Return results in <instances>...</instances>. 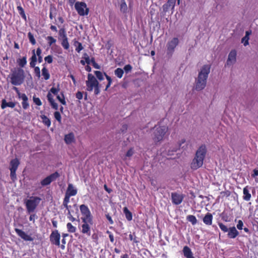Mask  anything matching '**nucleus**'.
<instances>
[{"mask_svg": "<svg viewBox=\"0 0 258 258\" xmlns=\"http://www.w3.org/2000/svg\"><path fill=\"white\" fill-rule=\"evenodd\" d=\"M30 61H37V58L36 57V54H35V49L32 50V55L31 57L30 58Z\"/></svg>", "mask_w": 258, "mask_h": 258, "instance_id": "55", "label": "nucleus"}, {"mask_svg": "<svg viewBox=\"0 0 258 258\" xmlns=\"http://www.w3.org/2000/svg\"><path fill=\"white\" fill-rule=\"evenodd\" d=\"M13 89L16 91V92L17 94L18 97L19 98H20V97H21L22 95H23L24 93H21L18 88L16 87H14Z\"/></svg>", "mask_w": 258, "mask_h": 258, "instance_id": "58", "label": "nucleus"}, {"mask_svg": "<svg viewBox=\"0 0 258 258\" xmlns=\"http://www.w3.org/2000/svg\"><path fill=\"white\" fill-rule=\"evenodd\" d=\"M34 68V74L35 76L39 79L40 78V71L38 67H35Z\"/></svg>", "mask_w": 258, "mask_h": 258, "instance_id": "47", "label": "nucleus"}, {"mask_svg": "<svg viewBox=\"0 0 258 258\" xmlns=\"http://www.w3.org/2000/svg\"><path fill=\"white\" fill-rule=\"evenodd\" d=\"M47 98L48 101V102L50 103V105L51 106L52 108L55 110L58 109V105L55 102L54 100L53 99V96L51 94H50V92H48L47 94Z\"/></svg>", "mask_w": 258, "mask_h": 258, "instance_id": "22", "label": "nucleus"}, {"mask_svg": "<svg viewBox=\"0 0 258 258\" xmlns=\"http://www.w3.org/2000/svg\"><path fill=\"white\" fill-rule=\"evenodd\" d=\"M104 74L105 76V77L108 81V83H107V85L106 86V88L105 89V91H107L108 88L110 86V85L112 83V79L110 76H108L106 73H104Z\"/></svg>", "mask_w": 258, "mask_h": 258, "instance_id": "39", "label": "nucleus"}, {"mask_svg": "<svg viewBox=\"0 0 258 258\" xmlns=\"http://www.w3.org/2000/svg\"><path fill=\"white\" fill-rule=\"evenodd\" d=\"M77 194V189L71 183L68 184L65 195L70 197L75 196Z\"/></svg>", "mask_w": 258, "mask_h": 258, "instance_id": "15", "label": "nucleus"}, {"mask_svg": "<svg viewBox=\"0 0 258 258\" xmlns=\"http://www.w3.org/2000/svg\"><path fill=\"white\" fill-rule=\"evenodd\" d=\"M213 215L210 213H207L203 218V222L207 225H211L213 221Z\"/></svg>", "mask_w": 258, "mask_h": 258, "instance_id": "21", "label": "nucleus"}, {"mask_svg": "<svg viewBox=\"0 0 258 258\" xmlns=\"http://www.w3.org/2000/svg\"><path fill=\"white\" fill-rule=\"evenodd\" d=\"M236 57V51L235 50H232L229 55L227 61V64L230 65L231 63L235 62Z\"/></svg>", "mask_w": 258, "mask_h": 258, "instance_id": "16", "label": "nucleus"}, {"mask_svg": "<svg viewBox=\"0 0 258 258\" xmlns=\"http://www.w3.org/2000/svg\"><path fill=\"white\" fill-rule=\"evenodd\" d=\"M33 102L38 106L42 105V103L39 98L36 97L35 96L33 97Z\"/></svg>", "mask_w": 258, "mask_h": 258, "instance_id": "43", "label": "nucleus"}, {"mask_svg": "<svg viewBox=\"0 0 258 258\" xmlns=\"http://www.w3.org/2000/svg\"><path fill=\"white\" fill-rule=\"evenodd\" d=\"M59 176V174L56 171L42 179L40 182L41 185L43 186L49 185L51 182L56 180Z\"/></svg>", "mask_w": 258, "mask_h": 258, "instance_id": "10", "label": "nucleus"}, {"mask_svg": "<svg viewBox=\"0 0 258 258\" xmlns=\"http://www.w3.org/2000/svg\"><path fill=\"white\" fill-rule=\"evenodd\" d=\"M207 152V150L205 145L200 146L190 163V168L192 170H197L203 166Z\"/></svg>", "mask_w": 258, "mask_h": 258, "instance_id": "2", "label": "nucleus"}, {"mask_svg": "<svg viewBox=\"0 0 258 258\" xmlns=\"http://www.w3.org/2000/svg\"><path fill=\"white\" fill-rule=\"evenodd\" d=\"M210 69L211 67L210 65L205 64L203 66L196 80V85L195 87L196 90L201 91L205 88L208 75L210 72Z\"/></svg>", "mask_w": 258, "mask_h": 258, "instance_id": "3", "label": "nucleus"}, {"mask_svg": "<svg viewBox=\"0 0 258 258\" xmlns=\"http://www.w3.org/2000/svg\"><path fill=\"white\" fill-rule=\"evenodd\" d=\"M61 243H62V244H61V245L60 244V246H59L60 247V248H61L62 250H63V249H64V248H65V244H66V241L65 238H62V240H61Z\"/></svg>", "mask_w": 258, "mask_h": 258, "instance_id": "62", "label": "nucleus"}, {"mask_svg": "<svg viewBox=\"0 0 258 258\" xmlns=\"http://www.w3.org/2000/svg\"><path fill=\"white\" fill-rule=\"evenodd\" d=\"M134 154V150L133 148H131L126 152L125 154V157H131Z\"/></svg>", "mask_w": 258, "mask_h": 258, "instance_id": "49", "label": "nucleus"}, {"mask_svg": "<svg viewBox=\"0 0 258 258\" xmlns=\"http://www.w3.org/2000/svg\"><path fill=\"white\" fill-rule=\"evenodd\" d=\"M49 238L50 241L52 244L55 245L58 247L60 246V235L57 230L52 231Z\"/></svg>", "mask_w": 258, "mask_h": 258, "instance_id": "11", "label": "nucleus"}, {"mask_svg": "<svg viewBox=\"0 0 258 258\" xmlns=\"http://www.w3.org/2000/svg\"><path fill=\"white\" fill-rule=\"evenodd\" d=\"M67 228L68 232L70 233H75L76 231V227L73 226L71 223H68Z\"/></svg>", "mask_w": 258, "mask_h": 258, "instance_id": "37", "label": "nucleus"}, {"mask_svg": "<svg viewBox=\"0 0 258 258\" xmlns=\"http://www.w3.org/2000/svg\"><path fill=\"white\" fill-rule=\"evenodd\" d=\"M186 220L188 222H190L192 225H196L197 223V219L196 217L194 215H188L186 217Z\"/></svg>", "mask_w": 258, "mask_h": 258, "instance_id": "35", "label": "nucleus"}, {"mask_svg": "<svg viewBox=\"0 0 258 258\" xmlns=\"http://www.w3.org/2000/svg\"><path fill=\"white\" fill-rule=\"evenodd\" d=\"M19 164L20 162L17 158L12 159L10 162V170L17 171Z\"/></svg>", "mask_w": 258, "mask_h": 258, "instance_id": "24", "label": "nucleus"}, {"mask_svg": "<svg viewBox=\"0 0 258 258\" xmlns=\"http://www.w3.org/2000/svg\"><path fill=\"white\" fill-rule=\"evenodd\" d=\"M132 67L131 64H126L123 68V70L126 73H128L132 70Z\"/></svg>", "mask_w": 258, "mask_h": 258, "instance_id": "51", "label": "nucleus"}, {"mask_svg": "<svg viewBox=\"0 0 258 258\" xmlns=\"http://www.w3.org/2000/svg\"><path fill=\"white\" fill-rule=\"evenodd\" d=\"M114 74L118 78H121L123 74V70L121 68H117L114 71Z\"/></svg>", "mask_w": 258, "mask_h": 258, "instance_id": "36", "label": "nucleus"}, {"mask_svg": "<svg viewBox=\"0 0 258 258\" xmlns=\"http://www.w3.org/2000/svg\"><path fill=\"white\" fill-rule=\"evenodd\" d=\"M182 253L184 256L186 258H190L194 256L191 249L187 245L183 246Z\"/></svg>", "mask_w": 258, "mask_h": 258, "instance_id": "18", "label": "nucleus"}, {"mask_svg": "<svg viewBox=\"0 0 258 258\" xmlns=\"http://www.w3.org/2000/svg\"><path fill=\"white\" fill-rule=\"evenodd\" d=\"M76 98L79 100L82 99L83 97V93L81 91H78L76 94Z\"/></svg>", "mask_w": 258, "mask_h": 258, "instance_id": "56", "label": "nucleus"}, {"mask_svg": "<svg viewBox=\"0 0 258 258\" xmlns=\"http://www.w3.org/2000/svg\"><path fill=\"white\" fill-rule=\"evenodd\" d=\"M46 39L47 41V43L49 46L52 45L53 43H55L56 41V40L51 36H47L46 38Z\"/></svg>", "mask_w": 258, "mask_h": 258, "instance_id": "38", "label": "nucleus"}, {"mask_svg": "<svg viewBox=\"0 0 258 258\" xmlns=\"http://www.w3.org/2000/svg\"><path fill=\"white\" fill-rule=\"evenodd\" d=\"M88 80L86 82L87 90L89 92L93 91L95 86L99 85V82L95 77L91 74H88L87 76Z\"/></svg>", "mask_w": 258, "mask_h": 258, "instance_id": "8", "label": "nucleus"}, {"mask_svg": "<svg viewBox=\"0 0 258 258\" xmlns=\"http://www.w3.org/2000/svg\"><path fill=\"white\" fill-rule=\"evenodd\" d=\"M250 188L248 186H246L243 189V199L245 201H249L251 199V196L249 191Z\"/></svg>", "mask_w": 258, "mask_h": 258, "instance_id": "19", "label": "nucleus"}, {"mask_svg": "<svg viewBox=\"0 0 258 258\" xmlns=\"http://www.w3.org/2000/svg\"><path fill=\"white\" fill-rule=\"evenodd\" d=\"M44 60L48 63H51L53 61V57L51 55H48L44 57Z\"/></svg>", "mask_w": 258, "mask_h": 258, "instance_id": "50", "label": "nucleus"}, {"mask_svg": "<svg viewBox=\"0 0 258 258\" xmlns=\"http://www.w3.org/2000/svg\"><path fill=\"white\" fill-rule=\"evenodd\" d=\"M75 8L79 15L84 16L88 15L89 9L86 4L83 2H77L75 4Z\"/></svg>", "mask_w": 258, "mask_h": 258, "instance_id": "7", "label": "nucleus"}, {"mask_svg": "<svg viewBox=\"0 0 258 258\" xmlns=\"http://www.w3.org/2000/svg\"><path fill=\"white\" fill-rule=\"evenodd\" d=\"M218 225L221 230L224 232H227L228 231L229 229L227 227L222 223H218Z\"/></svg>", "mask_w": 258, "mask_h": 258, "instance_id": "46", "label": "nucleus"}, {"mask_svg": "<svg viewBox=\"0 0 258 258\" xmlns=\"http://www.w3.org/2000/svg\"><path fill=\"white\" fill-rule=\"evenodd\" d=\"M179 43V40L177 38H173L172 40L168 41L167 44V54L172 55L174 49Z\"/></svg>", "mask_w": 258, "mask_h": 258, "instance_id": "9", "label": "nucleus"}, {"mask_svg": "<svg viewBox=\"0 0 258 258\" xmlns=\"http://www.w3.org/2000/svg\"><path fill=\"white\" fill-rule=\"evenodd\" d=\"M67 217L72 222H74L76 220V219L73 216L70 210H68Z\"/></svg>", "mask_w": 258, "mask_h": 258, "instance_id": "48", "label": "nucleus"}, {"mask_svg": "<svg viewBox=\"0 0 258 258\" xmlns=\"http://www.w3.org/2000/svg\"><path fill=\"white\" fill-rule=\"evenodd\" d=\"M134 236L133 237V239L132 241H133L134 243L138 244V243L140 242V241L138 240V237L136 236L135 232H134Z\"/></svg>", "mask_w": 258, "mask_h": 258, "instance_id": "64", "label": "nucleus"}, {"mask_svg": "<svg viewBox=\"0 0 258 258\" xmlns=\"http://www.w3.org/2000/svg\"><path fill=\"white\" fill-rule=\"evenodd\" d=\"M16 103L14 102H7L6 99H4L2 101L1 108L3 109L6 108L7 107L14 108L16 106Z\"/></svg>", "mask_w": 258, "mask_h": 258, "instance_id": "25", "label": "nucleus"}, {"mask_svg": "<svg viewBox=\"0 0 258 258\" xmlns=\"http://www.w3.org/2000/svg\"><path fill=\"white\" fill-rule=\"evenodd\" d=\"M59 90H60L59 85H58L57 88L52 87L48 92H50V94L52 93L54 95H56L58 94Z\"/></svg>", "mask_w": 258, "mask_h": 258, "instance_id": "41", "label": "nucleus"}, {"mask_svg": "<svg viewBox=\"0 0 258 258\" xmlns=\"http://www.w3.org/2000/svg\"><path fill=\"white\" fill-rule=\"evenodd\" d=\"M221 218L225 222H230L231 221L229 217L227 215L224 214V213H222L221 215Z\"/></svg>", "mask_w": 258, "mask_h": 258, "instance_id": "52", "label": "nucleus"}, {"mask_svg": "<svg viewBox=\"0 0 258 258\" xmlns=\"http://www.w3.org/2000/svg\"><path fill=\"white\" fill-rule=\"evenodd\" d=\"M15 230L17 235L24 240L29 241H32L33 240V238L32 237L27 234L23 230L18 228H16Z\"/></svg>", "mask_w": 258, "mask_h": 258, "instance_id": "13", "label": "nucleus"}, {"mask_svg": "<svg viewBox=\"0 0 258 258\" xmlns=\"http://www.w3.org/2000/svg\"><path fill=\"white\" fill-rule=\"evenodd\" d=\"M176 0H168L167 3L164 4L162 6L163 11L166 13L170 10H172L175 7Z\"/></svg>", "mask_w": 258, "mask_h": 258, "instance_id": "14", "label": "nucleus"}, {"mask_svg": "<svg viewBox=\"0 0 258 258\" xmlns=\"http://www.w3.org/2000/svg\"><path fill=\"white\" fill-rule=\"evenodd\" d=\"M74 45L76 47V51L78 53H79L84 48L82 43L76 40L74 41Z\"/></svg>", "mask_w": 258, "mask_h": 258, "instance_id": "31", "label": "nucleus"}, {"mask_svg": "<svg viewBox=\"0 0 258 258\" xmlns=\"http://www.w3.org/2000/svg\"><path fill=\"white\" fill-rule=\"evenodd\" d=\"M40 118L42 120V122L47 127H49L51 125L50 120L45 115H41Z\"/></svg>", "mask_w": 258, "mask_h": 258, "instance_id": "33", "label": "nucleus"}, {"mask_svg": "<svg viewBox=\"0 0 258 258\" xmlns=\"http://www.w3.org/2000/svg\"><path fill=\"white\" fill-rule=\"evenodd\" d=\"M70 197H71L65 195L64 198L63 200L62 206H63L64 208H65L67 210V211L70 210V208L71 207V206L68 205V204L70 202Z\"/></svg>", "mask_w": 258, "mask_h": 258, "instance_id": "26", "label": "nucleus"}, {"mask_svg": "<svg viewBox=\"0 0 258 258\" xmlns=\"http://www.w3.org/2000/svg\"><path fill=\"white\" fill-rule=\"evenodd\" d=\"M16 170H10V176L12 180L15 181L16 179Z\"/></svg>", "mask_w": 258, "mask_h": 258, "instance_id": "53", "label": "nucleus"}, {"mask_svg": "<svg viewBox=\"0 0 258 258\" xmlns=\"http://www.w3.org/2000/svg\"><path fill=\"white\" fill-rule=\"evenodd\" d=\"M94 74L99 80L101 81L104 79L103 74L101 72L99 71H94Z\"/></svg>", "mask_w": 258, "mask_h": 258, "instance_id": "40", "label": "nucleus"}, {"mask_svg": "<svg viewBox=\"0 0 258 258\" xmlns=\"http://www.w3.org/2000/svg\"><path fill=\"white\" fill-rule=\"evenodd\" d=\"M42 76L45 80H48L50 78V74L48 70L45 68L43 67L42 69Z\"/></svg>", "mask_w": 258, "mask_h": 258, "instance_id": "32", "label": "nucleus"}, {"mask_svg": "<svg viewBox=\"0 0 258 258\" xmlns=\"http://www.w3.org/2000/svg\"><path fill=\"white\" fill-rule=\"evenodd\" d=\"M64 140L67 144H71L75 141V136L73 133H70L64 136Z\"/></svg>", "mask_w": 258, "mask_h": 258, "instance_id": "20", "label": "nucleus"}, {"mask_svg": "<svg viewBox=\"0 0 258 258\" xmlns=\"http://www.w3.org/2000/svg\"><path fill=\"white\" fill-rule=\"evenodd\" d=\"M80 210L82 222L81 233L89 236L91 235V226L93 224V217L87 206L84 204L80 205Z\"/></svg>", "mask_w": 258, "mask_h": 258, "instance_id": "1", "label": "nucleus"}, {"mask_svg": "<svg viewBox=\"0 0 258 258\" xmlns=\"http://www.w3.org/2000/svg\"><path fill=\"white\" fill-rule=\"evenodd\" d=\"M62 97H60L59 95H57L56 98L57 100L63 105H66V102L65 101V98L63 94L61 93Z\"/></svg>", "mask_w": 258, "mask_h": 258, "instance_id": "44", "label": "nucleus"}, {"mask_svg": "<svg viewBox=\"0 0 258 258\" xmlns=\"http://www.w3.org/2000/svg\"><path fill=\"white\" fill-rule=\"evenodd\" d=\"M249 37L244 36L242 38L241 42L243 43L244 46H246L248 44Z\"/></svg>", "mask_w": 258, "mask_h": 258, "instance_id": "54", "label": "nucleus"}, {"mask_svg": "<svg viewBox=\"0 0 258 258\" xmlns=\"http://www.w3.org/2000/svg\"><path fill=\"white\" fill-rule=\"evenodd\" d=\"M54 116L55 119L58 121L59 123L61 121V116L60 113L58 111H55L54 113Z\"/></svg>", "mask_w": 258, "mask_h": 258, "instance_id": "45", "label": "nucleus"}, {"mask_svg": "<svg viewBox=\"0 0 258 258\" xmlns=\"http://www.w3.org/2000/svg\"><path fill=\"white\" fill-rule=\"evenodd\" d=\"M243 226V223L242 220H239L238 221V223L236 225L237 228L239 230H242Z\"/></svg>", "mask_w": 258, "mask_h": 258, "instance_id": "57", "label": "nucleus"}, {"mask_svg": "<svg viewBox=\"0 0 258 258\" xmlns=\"http://www.w3.org/2000/svg\"><path fill=\"white\" fill-rule=\"evenodd\" d=\"M17 62L20 68H24L27 64V56L26 55L23 56L22 58H18L17 60Z\"/></svg>", "mask_w": 258, "mask_h": 258, "instance_id": "27", "label": "nucleus"}, {"mask_svg": "<svg viewBox=\"0 0 258 258\" xmlns=\"http://www.w3.org/2000/svg\"><path fill=\"white\" fill-rule=\"evenodd\" d=\"M9 78L12 85H21L24 83L25 78L24 71L20 68L15 69L12 71L11 73L9 75Z\"/></svg>", "mask_w": 258, "mask_h": 258, "instance_id": "4", "label": "nucleus"}, {"mask_svg": "<svg viewBox=\"0 0 258 258\" xmlns=\"http://www.w3.org/2000/svg\"><path fill=\"white\" fill-rule=\"evenodd\" d=\"M37 218V216L35 214L30 215L29 217V220L31 221H33V223L35 222V219Z\"/></svg>", "mask_w": 258, "mask_h": 258, "instance_id": "63", "label": "nucleus"}, {"mask_svg": "<svg viewBox=\"0 0 258 258\" xmlns=\"http://www.w3.org/2000/svg\"><path fill=\"white\" fill-rule=\"evenodd\" d=\"M41 199L38 197H31L29 199L26 200L24 202L27 212L29 214L33 213L39 204Z\"/></svg>", "mask_w": 258, "mask_h": 258, "instance_id": "5", "label": "nucleus"}, {"mask_svg": "<svg viewBox=\"0 0 258 258\" xmlns=\"http://www.w3.org/2000/svg\"><path fill=\"white\" fill-rule=\"evenodd\" d=\"M123 212L125 216L126 219L130 221L133 219V215L132 213L129 211L127 207H124L123 208Z\"/></svg>", "mask_w": 258, "mask_h": 258, "instance_id": "28", "label": "nucleus"}, {"mask_svg": "<svg viewBox=\"0 0 258 258\" xmlns=\"http://www.w3.org/2000/svg\"><path fill=\"white\" fill-rule=\"evenodd\" d=\"M22 100V105L24 109H27L29 107V103L28 102V98L25 94H23L20 98Z\"/></svg>", "mask_w": 258, "mask_h": 258, "instance_id": "23", "label": "nucleus"}, {"mask_svg": "<svg viewBox=\"0 0 258 258\" xmlns=\"http://www.w3.org/2000/svg\"><path fill=\"white\" fill-rule=\"evenodd\" d=\"M168 128L166 125L159 126L157 127L154 133L153 140L155 142H159L162 141L168 131Z\"/></svg>", "mask_w": 258, "mask_h": 258, "instance_id": "6", "label": "nucleus"}, {"mask_svg": "<svg viewBox=\"0 0 258 258\" xmlns=\"http://www.w3.org/2000/svg\"><path fill=\"white\" fill-rule=\"evenodd\" d=\"M227 234L228 237L230 238H235L239 234L238 231L236 230L234 226L230 227Z\"/></svg>", "mask_w": 258, "mask_h": 258, "instance_id": "17", "label": "nucleus"}, {"mask_svg": "<svg viewBox=\"0 0 258 258\" xmlns=\"http://www.w3.org/2000/svg\"><path fill=\"white\" fill-rule=\"evenodd\" d=\"M28 37L32 45H35L36 44V40L33 35L31 32H29L28 33Z\"/></svg>", "mask_w": 258, "mask_h": 258, "instance_id": "42", "label": "nucleus"}, {"mask_svg": "<svg viewBox=\"0 0 258 258\" xmlns=\"http://www.w3.org/2000/svg\"><path fill=\"white\" fill-rule=\"evenodd\" d=\"M171 197L172 204L175 205H178L182 202L184 199V195L174 192L171 193Z\"/></svg>", "mask_w": 258, "mask_h": 258, "instance_id": "12", "label": "nucleus"}, {"mask_svg": "<svg viewBox=\"0 0 258 258\" xmlns=\"http://www.w3.org/2000/svg\"><path fill=\"white\" fill-rule=\"evenodd\" d=\"M63 35H67L66 33V31H65V29L64 28H61L59 31V35L60 37H61L62 38L63 36Z\"/></svg>", "mask_w": 258, "mask_h": 258, "instance_id": "61", "label": "nucleus"}, {"mask_svg": "<svg viewBox=\"0 0 258 258\" xmlns=\"http://www.w3.org/2000/svg\"><path fill=\"white\" fill-rule=\"evenodd\" d=\"M120 10L123 14L126 13L127 7L125 0H121L120 3Z\"/></svg>", "mask_w": 258, "mask_h": 258, "instance_id": "30", "label": "nucleus"}, {"mask_svg": "<svg viewBox=\"0 0 258 258\" xmlns=\"http://www.w3.org/2000/svg\"><path fill=\"white\" fill-rule=\"evenodd\" d=\"M105 217H106V219L108 220V221L110 224H113L114 223V222H113V220L112 219L111 217L109 215V214H106Z\"/></svg>", "mask_w": 258, "mask_h": 258, "instance_id": "60", "label": "nucleus"}, {"mask_svg": "<svg viewBox=\"0 0 258 258\" xmlns=\"http://www.w3.org/2000/svg\"><path fill=\"white\" fill-rule=\"evenodd\" d=\"M61 44L64 49L67 50L69 48L70 44L67 35H63Z\"/></svg>", "mask_w": 258, "mask_h": 258, "instance_id": "29", "label": "nucleus"}, {"mask_svg": "<svg viewBox=\"0 0 258 258\" xmlns=\"http://www.w3.org/2000/svg\"><path fill=\"white\" fill-rule=\"evenodd\" d=\"M94 94L96 95H97L100 93V88H99V85H97L94 87Z\"/></svg>", "mask_w": 258, "mask_h": 258, "instance_id": "59", "label": "nucleus"}, {"mask_svg": "<svg viewBox=\"0 0 258 258\" xmlns=\"http://www.w3.org/2000/svg\"><path fill=\"white\" fill-rule=\"evenodd\" d=\"M17 10L19 12V13L20 15L21 16V17L25 20L26 21L27 17L25 13V11L23 9V8L20 5L19 6H17Z\"/></svg>", "mask_w": 258, "mask_h": 258, "instance_id": "34", "label": "nucleus"}]
</instances>
